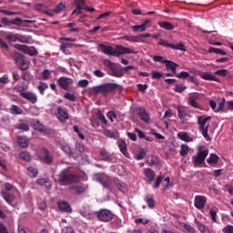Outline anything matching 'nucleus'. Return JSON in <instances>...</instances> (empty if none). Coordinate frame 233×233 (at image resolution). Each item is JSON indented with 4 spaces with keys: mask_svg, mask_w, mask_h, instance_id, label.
<instances>
[{
    "mask_svg": "<svg viewBox=\"0 0 233 233\" xmlns=\"http://www.w3.org/2000/svg\"><path fill=\"white\" fill-rule=\"evenodd\" d=\"M57 177V182L61 187H68V185H74L80 181L79 176L72 173L70 168L62 169Z\"/></svg>",
    "mask_w": 233,
    "mask_h": 233,
    "instance_id": "nucleus-1",
    "label": "nucleus"
},
{
    "mask_svg": "<svg viewBox=\"0 0 233 233\" xmlns=\"http://www.w3.org/2000/svg\"><path fill=\"white\" fill-rule=\"evenodd\" d=\"M104 63L108 68L109 76H113L114 77H123V76H125V73L128 72V70H136V67L133 66L120 67L110 60H105Z\"/></svg>",
    "mask_w": 233,
    "mask_h": 233,
    "instance_id": "nucleus-2",
    "label": "nucleus"
},
{
    "mask_svg": "<svg viewBox=\"0 0 233 233\" xmlns=\"http://www.w3.org/2000/svg\"><path fill=\"white\" fill-rule=\"evenodd\" d=\"M212 119V116H198V125L199 127V130L202 134V136L205 137L206 141H211V137L208 136V128L210 127V124H207L208 121H210Z\"/></svg>",
    "mask_w": 233,
    "mask_h": 233,
    "instance_id": "nucleus-3",
    "label": "nucleus"
},
{
    "mask_svg": "<svg viewBox=\"0 0 233 233\" xmlns=\"http://www.w3.org/2000/svg\"><path fill=\"white\" fill-rule=\"evenodd\" d=\"M208 156V149L205 148L203 146H199L197 149V155L193 156V165L194 167H199L205 163V159Z\"/></svg>",
    "mask_w": 233,
    "mask_h": 233,
    "instance_id": "nucleus-4",
    "label": "nucleus"
},
{
    "mask_svg": "<svg viewBox=\"0 0 233 233\" xmlns=\"http://www.w3.org/2000/svg\"><path fill=\"white\" fill-rule=\"evenodd\" d=\"M119 86L116 83H107L101 86H97L93 87L94 94H110V92H114V90H117Z\"/></svg>",
    "mask_w": 233,
    "mask_h": 233,
    "instance_id": "nucleus-5",
    "label": "nucleus"
},
{
    "mask_svg": "<svg viewBox=\"0 0 233 233\" xmlns=\"http://www.w3.org/2000/svg\"><path fill=\"white\" fill-rule=\"evenodd\" d=\"M95 216L97 218L99 221H103L104 223H108L114 219V213L110 211V209H100L95 212Z\"/></svg>",
    "mask_w": 233,
    "mask_h": 233,
    "instance_id": "nucleus-6",
    "label": "nucleus"
},
{
    "mask_svg": "<svg viewBox=\"0 0 233 233\" xmlns=\"http://www.w3.org/2000/svg\"><path fill=\"white\" fill-rule=\"evenodd\" d=\"M125 54H137V51H136L134 48L125 47L119 45L116 46V48L113 52V56L115 57H119V56H123Z\"/></svg>",
    "mask_w": 233,
    "mask_h": 233,
    "instance_id": "nucleus-7",
    "label": "nucleus"
},
{
    "mask_svg": "<svg viewBox=\"0 0 233 233\" xmlns=\"http://www.w3.org/2000/svg\"><path fill=\"white\" fill-rule=\"evenodd\" d=\"M15 47L20 52H24V54H27L28 56H37L38 52L34 46H23L20 44H16Z\"/></svg>",
    "mask_w": 233,
    "mask_h": 233,
    "instance_id": "nucleus-8",
    "label": "nucleus"
},
{
    "mask_svg": "<svg viewBox=\"0 0 233 233\" xmlns=\"http://www.w3.org/2000/svg\"><path fill=\"white\" fill-rule=\"evenodd\" d=\"M57 85L63 88V90H70L71 85H74V79L66 76H60L57 79Z\"/></svg>",
    "mask_w": 233,
    "mask_h": 233,
    "instance_id": "nucleus-9",
    "label": "nucleus"
},
{
    "mask_svg": "<svg viewBox=\"0 0 233 233\" xmlns=\"http://www.w3.org/2000/svg\"><path fill=\"white\" fill-rule=\"evenodd\" d=\"M14 59L20 70H26L28 68V64H26V61L25 60V56L15 53L14 55Z\"/></svg>",
    "mask_w": 233,
    "mask_h": 233,
    "instance_id": "nucleus-10",
    "label": "nucleus"
},
{
    "mask_svg": "<svg viewBox=\"0 0 233 233\" xmlns=\"http://www.w3.org/2000/svg\"><path fill=\"white\" fill-rule=\"evenodd\" d=\"M194 205L196 208H198V210H202V208H205V205H207V197L197 195L195 197Z\"/></svg>",
    "mask_w": 233,
    "mask_h": 233,
    "instance_id": "nucleus-11",
    "label": "nucleus"
},
{
    "mask_svg": "<svg viewBox=\"0 0 233 233\" xmlns=\"http://www.w3.org/2000/svg\"><path fill=\"white\" fill-rule=\"evenodd\" d=\"M1 23L4 26H10L11 25H15V26H21V23H23V19L15 18L13 20H8V17H2Z\"/></svg>",
    "mask_w": 233,
    "mask_h": 233,
    "instance_id": "nucleus-12",
    "label": "nucleus"
},
{
    "mask_svg": "<svg viewBox=\"0 0 233 233\" xmlns=\"http://www.w3.org/2000/svg\"><path fill=\"white\" fill-rule=\"evenodd\" d=\"M41 154L46 165H52L54 163V157L46 147H42Z\"/></svg>",
    "mask_w": 233,
    "mask_h": 233,
    "instance_id": "nucleus-13",
    "label": "nucleus"
},
{
    "mask_svg": "<svg viewBox=\"0 0 233 233\" xmlns=\"http://www.w3.org/2000/svg\"><path fill=\"white\" fill-rule=\"evenodd\" d=\"M137 112L141 119V121H144V123H148L150 121V115L148 112H147V108L144 106H139L137 108Z\"/></svg>",
    "mask_w": 233,
    "mask_h": 233,
    "instance_id": "nucleus-14",
    "label": "nucleus"
},
{
    "mask_svg": "<svg viewBox=\"0 0 233 233\" xmlns=\"http://www.w3.org/2000/svg\"><path fill=\"white\" fill-rule=\"evenodd\" d=\"M144 176H145V181H147L148 185H150L156 177V172H154L152 168L147 167L144 169Z\"/></svg>",
    "mask_w": 233,
    "mask_h": 233,
    "instance_id": "nucleus-15",
    "label": "nucleus"
},
{
    "mask_svg": "<svg viewBox=\"0 0 233 233\" xmlns=\"http://www.w3.org/2000/svg\"><path fill=\"white\" fill-rule=\"evenodd\" d=\"M21 97H24V99H26L29 101V103H32L33 105H35L37 103V96L35 94L26 91L20 93Z\"/></svg>",
    "mask_w": 233,
    "mask_h": 233,
    "instance_id": "nucleus-16",
    "label": "nucleus"
},
{
    "mask_svg": "<svg viewBox=\"0 0 233 233\" xmlns=\"http://www.w3.org/2000/svg\"><path fill=\"white\" fill-rule=\"evenodd\" d=\"M57 119L59 121H66V119H70V116L68 115V111L66 110V108L63 107V106H58L57 109Z\"/></svg>",
    "mask_w": 233,
    "mask_h": 233,
    "instance_id": "nucleus-17",
    "label": "nucleus"
},
{
    "mask_svg": "<svg viewBox=\"0 0 233 233\" xmlns=\"http://www.w3.org/2000/svg\"><path fill=\"white\" fill-rule=\"evenodd\" d=\"M99 50L103 52V54H106V56H114V47L111 46H106L105 44H99L98 45Z\"/></svg>",
    "mask_w": 233,
    "mask_h": 233,
    "instance_id": "nucleus-18",
    "label": "nucleus"
},
{
    "mask_svg": "<svg viewBox=\"0 0 233 233\" xmlns=\"http://www.w3.org/2000/svg\"><path fill=\"white\" fill-rule=\"evenodd\" d=\"M2 198L8 203V205H11L14 207V201H15V197L13 194H10L6 191H2Z\"/></svg>",
    "mask_w": 233,
    "mask_h": 233,
    "instance_id": "nucleus-19",
    "label": "nucleus"
},
{
    "mask_svg": "<svg viewBox=\"0 0 233 233\" xmlns=\"http://www.w3.org/2000/svg\"><path fill=\"white\" fill-rule=\"evenodd\" d=\"M58 208L62 212H67V214L72 213V208L70 204L66 201L58 202Z\"/></svg>",
    "mask_w": 233,
    "mask_h": 233,
    "instance_id": "nucleus-20",
    "label": "nucleus"
},
{
    "mask_svg": "<svg viewBox=\"0 0 233 233\" xmlns=\"http://www.w3.org/2000/svg\"><path fill=\"white\" fill-rule=\"evenodd\" d=\"M32 127L34 128V130H36L37 132H46V127L41 124L39 120H34L32 123Z\"/></svg>",
    "mask_w": 233,
    "mask_h": 233,
    "instance_id": "nucleus-21",
    "label": "nucleus"
},
{
    "mask_svg": "<svg viewBox=\"0 0 233 233\" xmlns=\"http://www.w3.org/2000/svg\"><path fill=\"white\" fill-rule=\"evenodd\" d=\"M201 79H205V81H216L217 83H219V78L218 76L210 74V73H202L199 75Z\"/></svg>",
    "mask_w": 233,
    "mask_h": 233,
    "instance_id": "nucleus-22",
    "label": "nucleus"
},
{
    "mask_svg": "<svg viewBox=\"0 0 233 233\" xmlns=\"http://www.w3.org/2000/svg\"><path fill=\"white\" fill-rule=\"evenodd\" d=\"M17 143L21 148H27L29 145L28 137L19 136L17 137Z\"/></svg>",
    "mask_w": 233,
    "mask_h": 233,
    "instance_id": "nucleus-23",
    "label": "nucleus"
},
{
    "mask_svg": "<svg viewBox=\"0 0 233 233\" xmlns=\"http://www.w3.org/2000/svg\"><path fill=\"white\" fill-rule=\"evenodd\" d=\"M177 66L178 65L174 61L167 60L166 62L167 70H171L173 74H176V70H177Z\"/></svg>",
    "mask_w": 233,
    "mask_h": 233,
    "instance_id": "nucleus-24",
    "label": "nucleus"
},
{
    "mask_svg": "<svg viewBox=\"0 0 233 233\" xmlns=\"http://www.w3.org/2000/svg\"><path fill=\"white\" fill-rule=\"evenodd\" d=\"M114 183L120 192H125V190H127V184H125L120 179L114 178Z\"/></svg>",
    "mask_w": 233,
    "mask_h": 233,
    "instance_id": "nucleus-25",
    "label": "nucleus"
},
{
    "mask_svg": "<svg viewBox=\"0 0 233 233\" xmlns=\"http://www.w3.org/2000/svg\"><path fill=\"white\" fill-rule=\"evenodd\" d=\"M207 162L208 163V165H218V163H219V156L211 153L209 155V157L208 158Z\"/></svg>",
    "mask_w": 233,
    "mask_h": 233,
    "instance_id": "nucleus-26",
    "label": "nucleus"
},
{
    "mask_svg": "<svg viewBox=\"0 0 233 233\" xmlns=\"http://www.w3.org/2000/svg\"><path fill=\"white\" fill-rule=\"evenodd\" d=\"M70 190H73L74 194L80 196V194H84V192H86V188L83 186H71Z\"/></svg>",
    "mask_w": 233,
    "mask_h": 233,
    "instance_id": "nucleus-27",
    "label": "nucleus"
},
{
    "mask_svg": "<svg viewBox=\"0 0 233 233\" xmlns=\"http://www.w3.org/2000/svg\"><path fill=\"white\" fill-rule=\"evenodd\" d=\"M9 111L13 116H21L23 114V109L16 105H12Z\"/></svg>",
    "mask_w": 233,
    "mask_h": 233,
    "instance_id": "nucleus-28",
    "label": "nucleus"
},
{
    "mask_svg": "<svg viewBox=\"0 0 233 233\" xmlns=\"http://www.w3.org/2000/svg\"><path fill=\"white\" fill-rule=\"evenodd\" d=\"M158 26H160V28H163L164 30H174V25L167 21L158 22Z\"/></svg>",
    "mask_w": 233,
    "mask_h": 233,
    "instance_id": "nucleus-29",
    "label": "nucleus"
},
{
    "mask_svg": "<svg viewBox=\"0 0 233 233\" xmlns=\"http://www.w3.org/2000/svg\"><path fill=\"white\" fill-rule=\"evenodd\" d=\"M100 156L102 157V161H112V155H110L106 149H101Z\"/></svg>",
    "mask_w": 233,
    "mask_h": 233,
    "instance_id": "nucleus-30",
    "label": "nucleus"
},
{
    "mask_svg": "<svg viewBox=\"0 0 233 233\" xmlns=\"http://www.w3.org/2000/svg\"><path fill=\"white\" fill-rule=\"evenodd\" d=\"M96 181H98V183H100L104 188H110V180H108L103 177H99L96 179Z\"/></svg>",
    "mask_w": 233,
    "mask_h": 233,
    "instance_id": "nucleus-31",
    "label": "nucleus"
},
{
    "mask_svg": "<svg viewBox=\"0 0 233 233\" xmlns=\"http://www.w3.org/2000/svg\"><path fill=\"white\" fill-rule=\"evenodd\" d=\"M61 150H63V152H65V154H66L68 157H72V156H74V152H72V147H70V146L68 145H62Z\"/></svg>",
    "mask_w": 233,
    "mask_h": 233,
    "instance_id": "nucleus-32",
    "label": "nucleus"
},
{
    "mask_svg": "<svg viewBox=\"0 0 233 233\" xmlns=\"http://www.w3.org/2000/svg\"><path fill=\"white\" fill-rule=\"evenodd\" d=\"M144 201H146L148 208H154L156 207V200L153 197H146Z\"/></svg>",
    "mask_w": 233,
    "mask_h": 233,
    "instance_id": "nucleus-33",
    "label": "nucleus"
},
{
    "mask_svg": "<svg viewBox=\"0 0 233 233\" xmlns=\"http://www.w3.org/2000/svg\"><path fill=\"white\" fill-rule=\"evenodd\" d=\"M122 39H125L129 43H139V35H125Z\"/></svg>",
    "mask_w": 233,
    "mask_h": 233,
    "instance_id": "nucleus-34",
    "label": "nucleus"
},
{
    "mask_svg": "<svg viewBox=\"0 0 233 233\" xmlns=\"http://www.w3.org/2000/svg\"><path fill=\"white\" fill-rule=\"evenodd\" d=\"M177 137H179V139H181V141H186L187 143H188L190 141H194V139L190 138V137H188V134L185 133V132L178 133Z\"/></svg>",
    "mask_w": 233,
    "mask_h": 233,
    "instance_id": "nucleus-35",
    "label": "nucleus"
},
{
    "mask_svg": "<svg viewBox=\"0 0 233 233\" xmlns=\"http://www.w3.org/2000/svg\"><path fill=\"white\" fill-rule=\"evenodd\" d=\"M208 53L209 54H219L220 56H227V52H225L223 49H219L218 47H209Z\"/></svg>",
    "mask_w": 233,
    "mask_h": 233,
    "instance_id": "nucleus-36",
    "label": "nucleus"
},
{
    "mask_svg": "<svg viewBox=\"0 0 233 233\" xmlns=\"http://www.w3.org/2000/svg\"><path fill=\"white\" fill-rule=\"evenodd\" d=\"M118 148L124 156H127V142H125V140L118 141Z\"/></svg>",
    "mask_w": 233,
    "mask_h": 233,
    "instance_id": "nucleus-37",
    "label": "nucleus"
},
{
    "mask_svg": "<svg viewBox=\"0 0 233 233\" xmlns=\"http://www.w3.org/2000/svg\"><path fill=\"white\" fill-rule=\"evenodd\" d=\"M218 216V208H213L209 210V218L211 219V221H213L214 223H216V221H218L217 218Z\"/></svg>",
    "mask_w": 233,
    "mask_h": 233,
    "instance_id": "nucleus-38",
    "label": "nucleus"
},
{
    "mask_svg": "<svg viewBox=\"0 0 233 233\" xmlns=\"http://www.w3.org/2000/svg\"><path fill=\"white\" fill-rule=\"evenodd\" d=\"M189 150L190 147H188V145L182 144L180 147L179 154L180 156L185 157L187 154H188Z\"/></svg>",
    "mask_w": 233,
    "mask_h": 233,
    "instance_id": "nucleus-39",
    "label": "nucleus"
},
{
    "mask_svg": "<svg viewBox=\"0 0 233 233\" xmlns=\"http://www.w3.org/2000/svg\"><path fill=\"white\" fill-rule=\"evenodd\" d=\"M19 157L21 159H23L24 161H31L32 157H30V153L26 152V151H22L19 154Z\"/></svg>",
    "mask_w": 233,
    "mask_h": 233,
    "instance_id": "nucleus-40",
    "label": "nucleus"
},
{
    "mask_svg": "<svg viewBox=\"0 0 233 233\" xmlns=\"http://www.w3.org/2000/svg\"><path fill=\"white\" fill-rule=\"evenodd\" d=\"M15 128H17V130H22L23 132H28V130H30V126H28V124L20 123L16 125Z\"/></svg>",
    "mask_w": 233,
    "mask_h": 233,
    "instance_id": "nucleus-41",
    "label": "nucleus"
},
{
    "mask_svg": "<svg viewBox=\"0 0 233 233\" xmlns=\"http://www.w3.org/2000/svg\"><path fill=\"white\" fill-rule=\"evenodd\" d=\"M154 63H161V65H166L167 64V59L161 56H154L152 57Z\"/></svg>",
    "mask_w": 233,
    "mask_h": 233,
    "instance_id": "nucleus-42",
    "label": "nucleus"
},
{
    "mask_svg": "<svg viewBox=\"0 0 233 233\" xmlns=\"http://www.w3.org/2000/svg\"><path fill=\"white\" fill-rule=\"evenodd\" d=\"M189 105L190 106H193V108H199V110H203V108H201V106H199V104H198V102L196 101L195 96L189 97Z\"/></svg>",
    "mask_w": 233,
    "mask_h": 233,
    "instance_id": "nucleus-43",
    "label": "nucleus"
},
{
    "mask_svg": "<svg viewBox=\"0 0 233 233\" xmlns=\"http://www.w3.org/2000/svg\"><path fill=\"white\" fill-rule=\"evenodd\" d=\"M228 74H229L228 70H227V69H219V70H217L214 73V76H220V77H227V76Z\"/></svg>",
    "mask_w": 233,
    "mask_h": 233,
    "instance_id": "nucleus-44",
    "label": "nucleus"
},
{
    "mask_svg": "<svg viewBox=\"0 0 233 233\" xmlns=\"http://www.w3.org/2000/svg\"><path fill=\"white\" fill-rule=\"evenodd\" d=\"M160 46H165L166 48H172L174 47V44L168 43V40L160 39L158 42Z\"/></svg>",
    "mask_w": 233,
    "mask_h": 233,
    "instance_id": "nucleus-45",
    "label": "nucleus"
},
{
    "mask_svg": "<svg viewBox=\"0 0 233 233\" xmlns=\"http://www.w3.org/2000/svg\"><path fill=\"white\" fill-rule=\"evenodd\" d=\"M37 88H38L40 94L43 96L45 94V91L46 90V88H48V84H46L45 82H40Z\"/></svg>",
    "mask_w": 233,
    "mask_h": 233,
    "instance_id": "nucleus-46",
    "label": "nucleus"
},
{
    "mask_svg": "<svg viewBox=\"0 0 233 233\" xmlns=\"http://www.w3.org/2000/svg\"><path fill=\"white\" fill-rule=\"evenodd\" d=\"M177 112L179 119H185V117H187V111L185 110V108L178 106Z\"/></svg>",
    "mask_w": 233,
    "mask_h": 233,
    "instance_id": "nucleus-47",
    "label": "nucleus"
},
{
    "mask_svg": "<svg viewBox=\"0 0 233 233\" xmlns=\"http://www.w3.org/2000/svg\"><path fill=\"white\" fill-rule=\"evenodd\" d=\"M146 156H147V152H145V149H140V151L135 156V157L138 161H141V159H145Z\"/></svg>",
    "mask_w": 233,
    "mask_h": 233,
    "instance_id": "nucleus-48",
    "label": "nucleus"
},
{
    "mask_svg": "<svg viewBox=\"0 0 233 233\" xmlns=\"http://www.w3.org/2000/svg\"><path fill=\"white\" fill-rule=\"evenodd\" d=\"M96 117L98 120H100L101 123H103V125H107L108 121L106 120V118L105 117V115L101 112H98L96 114Z\"/></svg>",
    "mask_w": 233,
    "mask_h": 233,
    "instance_id": "nucleus-49",
    "label": "nucleus"
},
{
    "mask_svg": "<svg viewBox=\"0 0 233 233\" xmlns=\"http://www.w3.org/2000/svg\"><path fill=\"white\" fill-rule=\"evenodd\" d=\"M174 90H175V92H177L178 94H182V92H185V90H187V86L177 84V85H176Z\"/></svg>",
    "mask_w": 233,
    "mask_h": 233,
    "instance_id": "nucleus-50",
    "label": "nucleus"
},
{
    "mask_svg": "<svg viewBox=\"0 0 233 233\" xmlns=\"http://www.w3.org/2000/svg\"><path fill=\"white\" fill-rule=\"evenodd\" d=\"M163 182V176H158L156 178L155 183L153 184V187L154 188H159V186L161 185V183Z\"/></svg>",
    "mask_w": 233,
    "mask_h": 233,
    "instance_id": "nucleus-51",
    "label": "nucleus"
},
{
    "mask_svg": "<svg viewBox=\"0 0 233 233\" xmlns=\"http://www.w3.org/2000/svg\"><path fill=\"white\" fill-rule=\"evenodd\" d=\"M132 30H133V32H145V30H147V28L145 27L144 25L141 24L139 25H133Z\"/></svg>",
    "mask_w": 233,
    "mask_h": 233,
    "instance_id": "nucleus-52",
    "label": "nucleus"
},
{
    "mask_svg": "<svg viewBox=\"0 0 233 233\" xmlns=\"http://www.w3.org/2000/svg\"><path fill=\"white\" fill-rule=\"evenodd\" d=\"M66 6L63 2H60L54 9L55 14H59L62 10H65Z\"/></svg>",
    "mask_w": 233,
    "mask_h": 233,
    "instance_id": "nucleus-53",
    "label": "nucleus"
},
{
    "mask_svg": "<svg viewBox=\"0 0 233 233\" xmlns=\"http://www.w3.org/2000/svg\"><path fill=\"white\" fill-rule=\"evenodd\" d=\"M17 36H18V34L10 33L9 35H6V39H7V41H11L12 43H15V41H17Z\"/></svg>",
    "mask_w": 233,
    "mask_h": 233,
    "instance_id": "nucleus-54",
    "label": "nucleus"
},
{
    "mask_svg": "<svg viewBox=\"0 0 233 233\" xmlns=\"http://www.w3.org/2000/svg\"><path fill=\"white\" fill-rule=\"evenodd\" d=\"M172 50H181V52H185L187 49L183 43H179L177 46L173 45Z\"/></svg>",
    "mask_w": 233,
    "mask_h": 233,
    "instance_id": "nucleus-55",
    "label": "nucleus"
},
{
    "mask_svg": "<svg viewBox=\"0 0 233 233\" xmlns=\"http://www.w3.org/2000/svg\"><path fill=\"white\" fill-rule=\"evenodd\" d=\"M65 99H67L68 101H76L77 98L76 97V95L72 94V93H66L64 95Z\"/></svg>",
    "mask_w": 233,
    "mask_h": 233,
    "instance_id": "nucleus-56",
    "label": "nucleus"
},
{
    "mask_svg": "<svg viewBox=\"0 0 233 233\" xmlns=\"http://www.w3.org/2000/svg\"><path fill=\"white\" fill-rule=\"evenodd\" d=\"M72 46H74L73 44H70V43H62L60 45V50L62 52H66V48H72Z\"/></svg>",
    "mask_w": 233,
    "mask_h": 233,
    "instance_id": "nucleus-57",
    "label": "nucleus"
},
{
    "mask_svg": "<svg viewBox=\"0 0 233 233\" xmlns=\"http://www.w3.org/2000/svg\"><path fill=\"white\" fill-rule=\"evenodd\" d=\"M27 172L29 174H32V177H37V168L34 167H27Z\"/></svg>",
    "mask_w": 233,
    "mask_h": 233,
    "instance_id": "nucleus-58",
    "label": "nucleus"
},
{
    "mask_svg": "<svg viewBox=\"0 0 233 233\" xmlns=\"http://www.w3.org/2000/svg\"><path fill=\"white\" fill-rule=\"evenodd\" d=\"M106 116L110 119L111 123H114V119H117V115L114 111H109Z\"/></svg>",
    "mask_w": 233,
    "mask_h": 233,
    "instance_id": "nucleus-59",
    "label": "nucleus"
},
{
    "mask_svg": "<svg viewBox=\"0 0 233 233\" xmlns=\"http://www.w3.org/2000/svg\"><path fill=\"white\" fill-rule=\"evenodd\" d=\"M151 77L152 79H161V77H163V74H161L159 71H152Z\"/></svg>",
    "mask_w": 233,
    "mask_h": 233,
    "instance_id": "nucleus-60",
    "label": "nucleus"
},
{
    "mask_svg": "<svg viewBox=\"0 0 233 233\" xmlns=\"http://www.w3.org/2000/svg\"><path fill=\"white\" fill-rule=\"evenodd\" d=\"M198 230L202 233H212V231L203 224H198Z\"/></svg>",
    "mask_w": 233,
    "mask_h": 233,
    "instance_id": "nucleus-61",
    "label": "nucleus"
},
{
    "mask_svg": "<svg viewBox=\"0 0 233 233\" xmlns=\"http://www.w3.org/2000/svg\"><path fill=\"white\" fill-rule=\"evenodd\" d=\"M77 86L80 88H86L88 86V80L83 79L77 82Z\"/></svg>",
    "mask_w": 233,
    "mask_h": 233,
    "instance_id": "nucleus-62",
    "label": "nucleus"
},
{
    "mask_svg": "<svg viewBox=\"0 0 233 233\" xmlns=\"http://www.w3.org/2000/svg\"><path fill=\"white\" fill-rule=\"evenodd\" d=\"M137 88L138 92L145 93L147 91V88H148V85H147V84H138L137 86Z\"/></svg>",
    "mask_w": 233,
    "mask_h": 233,
    "instance_id": "nucleus-63",
    "label": "nucleus"
},
{
    "mask_svg": "<svg viewBox=\"0 0 233 233\" xmlns=\"http://www.w3.org/2000/svg\"><path fill=\"white\" fill-rule=\"evenodd\" d=\"M224 233H233V226L232 225H228L224 228L223 229Z\"/></svg>",
    "mask_w": 233,
    "mask_h": 233,
    "instance_id": "nucleus-64",
    "label": "nucleus"
}]
</instances>
